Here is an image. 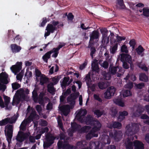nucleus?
<instances>
[{"mask_svg": "<svg viewBox=\"0 0 149 149\" xmlns=\"http://www.w3.org/2000/svg\"><path fill=\"white\" fill-rule=\"evenodd\" d=\"M120 61L123 63V66L125 69L130 67L131 69L134 68V65L131 56L127 54H120Z\"/></svg>", "mask_w": 149, "mask_h": 149, "instance_id": "obj_1", "label": "nucleus"}, {"mask_svg": "<svg viewBox=\"0 0 149 149\" xmlns=\"http://www.w3.org/2000/svg\"><path fill=\"white\" fill-rule=\"evenodd\" d=\"M8 75L6 72L0 74V91L3 92L7 88L6 85L8 83Z\"/></svg>", "mask_w": 149, "mask_h": 149, "instance_id": "obj_2", "label": "nucleus"}, {"mask_svg": "<svg viewBox=\"0 0 149 149\" xmlns=\"http://www.w3.org/2000/svg\"><path fill=\"white\" fill-rule=\"evenodd\" d=\"M85 123L87 125L100 128H101L102 126L101 124L98 120L90 115H87L85 117Z\"/></svg>", "mask_w": 149, "mask_h": 149, "instance_id": "obj_3", "label": "nucleus"}, {"mask_svg": "<svg viewBox=\"0 0 149 149\" xmlns=\"http://www.w3.org/2000/svg\"><path fill=\"white\" fill-rule=\"evenodd\" d=\"M26 94H15L12 102V105L14 106L15 104H18L20 102L27 101L28 99Z\"/></svg>", "mask_w": 149, "mask_h": 149, "instance_id": "obj_4", "label": "nucleus"}, {"mask_svg": "<svg viewBox=\"0 0 149 149\" xmlns=\"http://www.w3.org/2000/svg\"><path fill=\"white\" fill-rule=\"evenodd\" d=\"M46 141L44 142L43 147L44 149L48 148L54 142L55 137L49 133L45 135Z\"/></svg>", "mask_w": 149, "mask_h": 149, "instance_id": "obj_5", "label": "nucleus"}, {"mask_svg": "<svg viewBox=\"0 0 149 149\" xmlns=\"http://www.w3.org/2000/svg\"><path fill=\"white\" fill-rule=\"evenodd\" d=\"M57 144L58 149H76L74 146L70 145L65 141L63 142L59 140Z\"/></svg>", "mask_w": 149, "mask_h": 149, "instance_id": "obj_6", "label": "nucleus"}, {"mask_svg": "<svg viewBox=\"0 0 149 149\" xmlns=\"http://www.w3.org/2000/svg\"><path fill=\"white\" fill-rule=\"evenodd\" d=\"M101 128L93 127L92 129L86 135V139L87 140H90L93 137H97L98 134L96 132L99 131Z\"/></svg>", "mask_w": 149, "mask_h": 149, "instance_id": "obj_7", "label": "nucleus"}, {"mask_svg": "<svg viewBox=\"0 0 149 149\" xmlns=\"http://www.w3.org/2000/svg\"><path fill=\"white\" fill-rule=\"evenodd\" d=\"M109 136L111 138L117 141H119L122 138L123 134L121 131H117L113 130L109 132Z\"/></svg>", "mask_w": 149, "mask_h": 149, "instance_id": "obj_8", "label": "nucleus"}, {"mask_svg": "<svg viewBox=\"0 0 149 149\" xmlns=\"http://www.w3.org/2000/svg\"><path fill=\"white\" fill-rule=\"evenodd\" d=\"M64 94V95H67V94ZM70 95L67 99V102L70 105V108L71 109L73 108L75 103V99L76 98V96L74 95V94H70Z\"/></svg>", "mask_w": 149, "mask_h": 149, "instance_id": "obj_9", "label": "nucleus"}, {"mask_svg": "<svg viewBox=\"0 0 149 149\" xmlns=\"http://www.w3.org/2000/svg\"><path fill=\"white\" fill-rule=\"evenodd\" d=\"M59 24V22L58 21H53L51 22V24H47L46 27V30H48L51 32V33H53L58 28L56 27V26Z\"/></svg>", "mask_w": 149, "mask_h": 149, "instance_id": "obj_10", "label": "nucleus"}, {"mask_svg": "<svg viewBox=\"0 0 149 149\" xmlns=\"http://www.w3.org/2000/svg\"><path fill=\"white\" fill-rule=\"evenodd\" d=\"M70 108H71L70 106L68 104L64 105L61 106H59V110L65 116H67L69 114Z\"/></svg>", "mask_w": 149, "mask_h": 149, "instance_id": "obj_11", "label": "nucleus"}, {"mask_svg": "<svg viewBox=\"0 0 149 149\" xmlns=\"http://www.w3.org/2000/svg\"><path fill=\"white\" fill-rule=\"evenodd\" d=\"M22 63L17 62V64L13 65L10 68V69L12 72L15 74L19 72L22 68Z\"/></svg>", "mask_w": 149, "mask_h": 149, "instance_id": "obj_12", "label": "nucleus"}, {"mask_svg": "<svg viewBox=\"0 0 149 149\" xmlns=\"http://www.w3.org/2000/svg\"><path fill=\"white\" fill-rule=\"evenodd\" d=\"M28 135L22 131H19L16 138L17 141L23 142L28 137Z\"/></svg>", "mask_w": 149, "mask_h": 149, "instance_id": "obj_13", "label": "nucleus"}, {"mask_svg": "<svg viewBox=\"0 0 149 149\" xmlns=\"http://www.w3.org/2000/svg\"><path fill=\"white\" fill-rule=\"evenodd\" d=\"M69 79V77H64L63 79L61 80V86L63 89H65L66 87L69 85L68 82Z\"/></svg>", "mask_w": 149, "mask_h": 149, "instance_id": "obj_14", "label": "nucleus"}, {"mask_svg": "<svg viewBox=\"0 0 149 149\" xmlns=\"http://www.w3.org/2000/svg\"><path fill=\"white\" fill-rule=\"evenodd\" d=\"M10 48L12 52L14 54L18 53L20 52L22 47L16 44H11Z\"/></svg>", "mask_w": 149, "mask_h": 149, "instance_id": "obj_15", "label": "nucleus"}, {"mask_svg": "<svg viewBox=\"0 0 149 149\" xmlns=\"http://www.w3.org/2000/svg\"><path fill=\"white\" fill-rule=\"evenodd\" d=\"M144 144L141 142L136 140L134 142V149H144Z\"/></svg>", "mask_w": 149, "mask_h": 149, "instance_id": "obj_16", "label": "nucleus"}, {"mask_svg": "<svg viewBox=\"0 0 149 149\" xmlns=\"http://www.w3.org/2000/svg\"><path fill=\"white\" fill-rule=\"evenodd\" d=\"M39 116L37 114L36 111L35 110H32L28 118V120L31 121H33L34 120H37Z\"/></svg>", "mask_w": 149, "mask_h": 149, "instance_id": "obj_17", "label": "nucleus"}, {"mask_svg": "<svg viewBox=\"0 0 149 149\" xmlns=\"http://www.w3.org/2000/svg\"><path fill=\"white\" fill-rule=\"evenodd\" d=\"M97 84L100 88L103 89L107 88L109 85L110 83L107 81H100L98 82Z\"/></svg>", "mask_w": 149, "mask_h": 149, "instance_id": "obj_18", "label": "nucleus"}, {"mask_svg": "<svg viewBox=\"0 0 149 149\" xmlns=\"http://www.w3.org/2000/svg\"><path fill=\"white\" fill-rule=\"evenodd\" d=\"M125 147L127 149H133V145H134V143H133L129 138H128L125 142Z\"/></svg>", "mask_w": 149, "mask_h": 149, "instance_id": "obj_19", "label": "nucleus"}, {"mask_svg": "<svg viewBox=\"0 0 149 149\" xmlns=\"http://www.w3.org/2000/svg\"><path fill=\"white\" fill-rule=\"evenodd\" d=\"M119 116L118 118V120L121 122L125 118V117L128 115V112L125 111H123L119 112Z\"/></svg>", "mask_w": 149, "mask_h": 149, "instance_id": "obj_20", "label": "nucleus"}, {"mask_svg": "<svg viewBox=\"0 0 149 149\" xmlns=\"http://www.w3.org/2000/svg\"><path fill=\"white\" fill-rule=\"evenodd\" d=\"M90 41H93L94 39H98L99 37V33L97 31L94 30L90 35Z\"/></svg>", "mask_w": 149, "mask_h": 149, "instance_id": "obj_21", "label": "nucleus"}, {"mask_svg": "<svg viewBox=\"0 0 149 149\" xmlns=\"http://www.w3.org/2000/svg\"><path fill=\"white\" fill-rule=\"evenodd\" d=\"M113 101L115 104L118 106L122 107H123L124 106V103L122 101L121 97L114 98L113 99Z\"/></svg>", "mask_w": 149, "mask_h": 149, "instance_id": "obj_22", "label": "nucleus"}, {"mask_svg": "<svg viewBox=\"0 0 149 149\" xmlns=\"http://www.w3.org/2000/svg\"><path fill=\"white\" fill-rule=\"evenodd\" d=\"M144 109L141 107L138 108L136 111L133 113V115L135 117L140 116L143 112Z\"/></svg>", "mask_w": 149, "mask_h": 149, "instance_id": "obj_23", "label": "nucleus"}, {"mask_svg": "<svg viewBox=\"0 0 149 149\" xmlns=\"http://www.w3.org/2000/svg\"><path fill=\"white\" fill-rule=\"evenodd\" d=\"M54 86L52 83H49L47 84V91L49 93H54L55 92V88Z\"/></svg>", "mask_w": 149, "mask_h": 149, "instance_id": "obj_24", "label": "nucleus"}, {"mask_svg": "<svg viewBox=\"0 0 149 149\" xmlns=\"http://www.w3.org/2000/svg\"><path fill=\"white\" fill-rule=\"evenodd\" d=\"M84 79L86 82L87 86L89 87L90 85L91 84L92 82L91 78L90 73H88Z\"/></svg>", "mask_w": 149, "mask_h": 149, "instance_id": "obj_25", "label": "nucleus"}, {"mask_svg": "<svg viewBox=\"0 0 149 149\" xmlns=\"http://www.w3.org/2000/svg\"><path fill=\"white\" fill-rule=\"evenodd\" d=\"M93 112L94 115H96L97 118H99L103 115L104 111V110L100 111L99 109H96Z\"/></svg>", "mask_w": 149, "mask_h": 149, "instance_id": "obj_26", "label": "nucleus"}, {"mask_svg": "<svg viewBox=\"0 0 149 149\" xmlns=\"http://www.w3.org/2000/svg\"><path fill=\"white\" fill-rule=\"evenodd\" d=\"M145 49L142 47L141 45H139L138 47L136 49V51L138 55H141V56H143V53H142L144 51Z\"/></svg>", "mask_w": 149, "mask_h": 149, "instance_id": "obj_27", "label": "nucleus"}, {"mask_svg": "<svg viewBox=\"0 0 149 149\" xmlns=\"http://www.w3.org/2000/svg\"><path fill=\"white\" fill-rule=\"evenodd\" d=\"M32 77V72L31 71H27L25 74L24 79L26 83H28L30 77Z\"/></svg>", "mask_w": 149, "mask_h": 149, "instance_id": "obj_28", "label": "nucleus"}, {"mask_svg": "<svg viewBox=\"0 0 149 149\" xmlns=\"http://www.w3.org/2000/svg\"><path fill=\"white\" fill-rule=\"evenodd\" d=\"M139 79L141 81L146 82H147L148 80V77L144 73L141 74L139 76Z\"/></svg>", "mask_w": 149, "mask_h": 149, "instance_id": "obj_29", "label": "nucleus"}, {"mask_svg": "<svg viewBox=\"0 0 149 149\" xmlns=\"http://www.w3.org/2000/svg\"><path fill=\"white\" fill-rule=\"evenodd\" d=\"M51 53L49 51L46 53L42 57L43 60L46 63L48 62V59L51 57Z\"/></svg>", "mask_w": 149, "mask_h": 149, "instance_id": "obj_30", "label": "nucleus"}, {"mask_svg": "<svg viewBox=\"0 0 149 149\" xmlns=\"http://www.w3.org/2000/svg\"><path fill=\"white\" fill-rule=\"evenodd\" d=\"M44 77L43 75L40 76V83L41 85H43L47 83L49 80L48 78L46 77L45 75Z\"/></svg>", "mask_w": 149, "mask_h": 149, "instance_id": "obj_31", "label": "nucleus"}, {"mask_svg": "<svg viewBox=\"0 0 149 149\" xmlns=\"http://www.w3.org/2000/svg\"><path fill=\"white\" fill-rule=\"evenodd\" d=\"M46 95V94H40L38 96V102L41 105L44 104V100L43 96Z\"/></svg>", "mask_w": 149, "mask_h": 149, "instance_id": "obj_32", "label": "nucleus"}, {"mask_svg": "<svg viewBox=\"0 0 149 149\" xmlns=\"http://www.w3.org/2000/svg\"><path fill=\"white\" fill-rule=\"evenodd\" d=\"M116 88L113 86H111L108 87L107 91L104 93H115Z\"/></svg>", "mask_w": 149, "mask_h": 149, "instance_id": "obj_33", "label": "nucleus"}, {"mask_svg": "<svg viewBox=\"0 0 149 149\" xmlns=\"http://www.w3.org/2000/svg\"><path fill=\"white\" fill-rule=\"evenodd\" d=\"M118 68V66L114 67L111 66H110L109 69V71L111 74L114 75L115 74Z\"/></svg>", "mask_w": 149, "mask_h": 149, "instance_id": "obj_34", "label": "nucleus"}, {"mask_svg": "<svg viewBox=\"0 0 149 149\" xmlns=\"http://www.w3.org/2000/svg\"><path fill=\"white\" fill-rule=\"evenodd\" d=\"M92 70L93 71L98 72L99 71V65L97 63L94 62L92 64Z\"/></svg>", "mask_w": 149, "mask_h": 149, "instance_id": "obj_35", "label": "nucleus"}, {"mask_svg": "<svg viewBox=\"0 0 149 149\" xmlns=\"http://www.w3.org/2000/svg\"><path fill=\"white\" fill-rule=\"evenodd\" d=\"M29 91L28 88H20L17 90L15 93H29Z\"/></svg>", "mask_w": 149, "mask_h": 149, "instance_id": "obj_36", "label": "nucleus"}, {"mask_svg": "<svg viewBox=\"0 0 149 149\" xmlns=\"http://www.w3.org/2000/svg\"><path fill=\"white\" fill-rule=\"evenodd\" d=\"M13 132L7 131V133L6 134L7 140L8 143H9L11 141V139L13 136Z\"/></svg>", "mask_w": 149, "mask_h": 149, "instance_id": "obj_37", "label": "nucleus"}, {"mask_svg": "<svg viewBox=\"0 0 149 149\" xmlns=\"http://www.w3.org/2000/svg\"><path fill=\"white\" fill-rule=\"evenodd\" d=\"M85 117L80 114H78L77 116L78 120L81 123H83L85 122Z\"/></svg>", "mask_w": 149, "mask_h": 149, "instance_id": "obj_38", "label": "nucleus"}, {"mask_svg": "<svg viewBox=\"0 0 149 149\" xmlns=\"http://www.w3.org/2000/svg\"><path fill=\"white\" fill-rule=\"evenodd\" d=\"M79 126H80V125H78L75 122L71 123L72 130L73 131L77 130L79 128Z\"/></svg>", "mask_w": 149, "mask_h": 149, "instance_id": "obj_39", "label": "nucleus"}, {"mask_svg": "<svg viewBox=\"0 0 149 149\" xmlns=\"http://www.w3.org/2000/svg\"><path fill=\"white\" fill-rule=\"evenodd\" d=\"M143 15L144 16L149 17V9L147 7H144L142 9Z\"/></svg>", "mask_w": 149, "mask_h": 149, "instance_id": "obj_40", "label": "nucleus"}, {"mask_svg": "<svg viewBox=\"0 0 149 149\" xmlns=\"http://www.w3.org/2000/svg\"><path fill=\"white\" fill-rule=\"evenodd\" d=\"M111 74L109 72H104L103 73V78L107 80H110L111 78Z\"/></svg>", "mask_w": 149, "mask_h": 149, "instance_id": "obj_41", "label": "nucleus"}, {"mask_svg": "<svg viewBox=\"0 0 149 149\" xmlns=\"http://www.w3.org/2000/svg\"><path fill=\"white\" fill-rule=\"evenodd\" d=\"M12 86L13 88L12 92H13L14 90L17 89L19 88L21 85L17 83H13L12 84Z\"/></svg>", "mask_w": 149, "mask_h": 149, "instance_id": "obj_42", "label": "nucleus"}, {"mask_svg": "<svg viewBox=\"0 0 149 149\" xmlns=\"http://www.w3.org/2000/svg\"><path fill=\"white\" fill-rule=\"evenodd\" d=\"M50 51V52L51 53V54L52 53H54L52 55V57L56 58L58 54L59 53V51H58L56 49H54V48H53L52 50H51Z\"/></svg>", "mask_w": 149, "mask_h": 149, "instance_id": "obj_43", "label": "nucleus"}, {"mask_svg": "<svg viewBox=\"0 0 149 149\" xmlns=\"http://www.w3.org/2000/svg\"><path fill=\"white\" fill-rule=\"evenodd\" d=\"M59 80V77L57 76H55L54 77H52V83L54 85L56 84L58 82Z\"/></svg>", "mask_w": 149, "mask_h": 149, "instance_id": "obj_44", "label": "nucleus"}, {"mask_svg": "<svg viewBox=\"0 0 149 149\" xmlns=\"http://www.w3.org/2000/svg\"><path fill=\"white\" fill-rule=\"evenodd\" d=\"M91 128V127L88 126H85L81 127L80 130L81 132L85 133Z\"/></svg>", "mask_w": 149, "mask_h": 149, "instance_id": "obj_45", "label": "nucleus"}, {"mask_svg": "<svg viewBox=\"0 0 149 149\" xmlns=\"http://www.w3.org/2000/svg\"><path fill=\"white\" fill-rule=\"evenodd\" d=\"M126 128L127 129L126 133L128 134H131V133L133 131L132 129V127H130V125H127L126 126Z\"/></svg>", "mask_w": 149, "mask_h": 149, "instance_id": "obj_46", "label": "nucleus"}, {"mask_svg": "<svg viewBox=\"0 0 149 149\" xmlns=\"http://www.w3.org/2000/svg\"><path fill=\"white\" fill-rule=\"evenodd\" d=\"M100 31L102 34V38L108 37H107L108 31L105 28L102 30H101Z\"/></svg>", "mask_w": 149, "mask_h": 149, "instance_id": "obj_47", "label": "nucleus"}, {"mask_svg": "<svg viewBox=\"0 0 149 149\" xmlns=\"http://www.w3.org/2000/svg\"><path fill=\"white\" fill-rule=\"evenodd\" d=\"M9 119L8 118H6L0 121V125L2 126L7 124L8 123V120Z\"/></svg>", "mask_w": 149, "mask_h": 149, "instance_id": "obj_48", "label": "nucleus"}, {"mask_svg": "<svg viewBox=\"0 0 149 149\" xmlns=\"http://www.w3.org/2000/svg\"><path fill=\"white\" fill-rule=\"evenodd\" d=\"M113 123V125L114 128L120 129L122 127V124L118 122H114Z\"/></svg>", "mask_w": 149, "mask_h": 149, "instance_id": "obj_49", "label": "nucleus"}, {"mask_svg": "<svg viewBox=\"0 0 149 149\" xmlns=\"http://www.w3.org/2000/svg\"><path fill=\"white\" fill-rule=\"evenodd\" d=\"M57 123L58 125L59 128L62 130H63V124L62 122V120L60 117H58L57 119Z\"/></svg>", "mask_w": 149, "mask_h": 149, "instance_id": "obj_50", "label": "nucleus"}, {"mask_svg": "<svg viewBox=\"0 0 149 149\" xmlns=\"http://www.w3.org/2000/svg\"><path fill=\"white\" fill-rule=\"evenodd\" d=\"M120 50L121 52H125L126 53L128 52L127 47L125 45H123L121 46Z\"/></svg>", "mask_w": 149, "mask_h": 149, "instance_id": "obj_51", "label": "nucleus"}, {"mask_svg": "<svg viewBox=\"0 0 149 149\" xmlns=\"http://www.w3.org/2000/svg\"><path fill=\"white\" fill-rule=\"evenodd\" d=\"M118 48V44H115L113 47L111 49H110V52L112 54H114L116 52Z\"/></svg>", "mask_w": 149, "mask_h": 149, "instance_id": "obj_52", "label": "nucleus"}, {"mask_svg": "<svg viewBox=\"0 0 149 149\" xmlns=\"http://www.w3.org/2000/svg\"><path fill=\"white\" fill-rule=\"evenodd\" d=\"M83 142L82 141H79L77 142L76 145V146H75L77 148H81L83 147L84 146V144L83 143Z\"/></svg>", "mask_w": 149, "mask_h": 149, "instance_id": "obj_53", "label": "nucleus"}, {"mask_svg": "<svg viewBox=\"0 0 149 149\" xmlns=\"http://www.w3.org/2000/svg\"><path fill=\"white\" fill-rule=\"evenodd\" d=\"M118 3L119 6L121 7L123 9H125L126 6L124 4L123 0H118Z\"/></svg>", "mask_w": 149, "mask_h": 149, "instance_id": "obj_54", "label": "nucleus"}, {"mask_svg": "<svg viewBox=\"0 0 149 149\" xmlns=\"http://www.w3.org/2000/svg\"><path fill=\"white\" fill-rule=\"evenodd\" d=\"M36 79L37 81H39L38 78L40 77V76H42L43 75L41 74V72L39 70L36 69Z\"/></svg>", "mask_w": 149, "mask_h": 149, "instance_id": "obj_55", "label": "nucleus"}, {"mask_svg": "<svg viewBox=\"0 0 149 149\" xmlns=\"http://www.w3.org/2000/svg\"><path fill=\"white\" fill-rule=\"evenodd\" d=\"M67 13L65 14V16H67V18L68 20H72L74 18V16L72 14V13H68V15H67Z\"/></svg>", "mask_w": 149, "mask_h": 149, "instance_id": "obj_56", "label": "nucleus"}, {"mask_svg": "<svg viewBox=\"0 0 149 149\" xmlns=\"http://www.w3.org/2000/svg\"><path fill=\"white\" fill-rule=\"evenodd\" d=\"M145 86L144 83L141 82L135 85V87L137 89H141L143 88Z\"/></svg>", "mask_w": 149, "mask_h": 149, "instance_id": "obj_57", "label": "nucleus"}, {"mask_svg": "<svg viewBox=\"0 0 149 149\" xmlns=\"http://www.w3.org/2000/svg\"><path fill=\"white\" fill-rule=\"evenodd\" d=\"M4 99L5 106L8 105L10 102V98L7 96H5L4 97Z\"/></svg>", "mask_w": 149, "mask_h": 149, "instance_id": "obj_58", "label": "nucleus"}, {"mask_svg": "<svg viewBox=\"0 0 149 149\" xmlns=\"http://www.w3.org/2000/svg\"><path fill=\"white\" fill-rule=\"evenodd\" d=\"M129 44L130 46L132 47V49H134L136 44L135 40L134 39H132L130 40L129 42Z\"/></svg>", "mask_w": 149, "mask_h": 149, "instance_id": "obj_59", "label": "nucleus"}, {"mask_svg": "<svg viewBox=\"0 0 149 149\" xmlns=\"http://www.w3.org/2000/svg\"><path fill=\"white\" fill-rule=\"evenodd\" d=\"M32 98L34 102L35 103L38 102V94H32Z\"/></svg>", "mask_w": 149, "mask_h": 149, "instance_id": "obj_60", "label": "nucleus"}, {"mask_svg": "<svg viewBox=\"0 0 149 149\" xmlns=\"http://www.w3.org/2000/svg\"><path fill=\"white\" fill-rule=\"evenodd\" d=\"M91 52L90 55L92 58H93V54H94L96 51V49L94 47H91L90 48Z\"/></svg>", "mask_w": 149, "mask_h": 149, "instance_id": "obj_61", "label": "nucleus"}, {"mask_svg": "<svg viewBox=\"0 0 149 149\" xmlns=\"http://www.w3.org/2000/svg\"><path fill=\"white\" fill-rule=\"evenodd\" d=\"M87 61L86 59L84 62L80 65L79 67L80 69L81 70H82L84 69L87 65Z\"/></svg>", "mask_w": 149, "mask_h": 149, "instance_id": "obj_62", "label": "nucleus"}, {"mask_svg": "<svg viewBox=\"0 0 149 149\" xmlns=\"http://www.w3.org/2000/svg\"><path fill=\"white\" fill-rule=\"evenodd\" d=\"M15 35L14 32L11 30H9L8 32V38H12Z\"/></svg>", "mask_w": 149, "mask_h": 149, "instance_id": "obj_63", "label": "nucleus"}, {"mask_svg": "<svg viewBox=\"0 0 149 149\" xmlns=\"http://www.w3.org/2000/svg\"><path fill=\"white\" fill-rule=\"evenodd\" d=\"M109 37H105L104 38H102V43H104V44H108L109 42Z\"/></svg>", "mask_w": 149, "mask_h": 149, "instance_id": "obj_64", "label": "nucleus"}]
</instances>
